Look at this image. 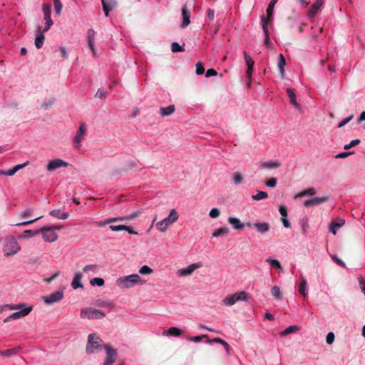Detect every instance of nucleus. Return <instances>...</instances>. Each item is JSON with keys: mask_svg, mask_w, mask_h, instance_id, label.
<instances>
[{"mask_svg": "<svg viewBox=\"0 0 365 365\" xmlns=\"http://www.w3.org/2000/svg\"><path fill=\"white\" fill-rule=\"evenodd\" d=\"M38 34L36 35L35 38V46L37 48H40L42 47L43 42H44V35L43 34V31L41 32V28H38Z\"/></svg>", "mask_w": 365, "mask_h": 365, "instance_id": "obj_28", "label": "nucleus"}, {"mask_svg": "<svg viewBox=\"0 0 365 365\" xmlns=\"http://www.w3.org/2000/svg\"><path fill=\"white\" fill-rule=\"evenodd\" d=\"M38 233H40L39 230H26L24 231L23 234H22V237H24V238L32 237L36 236Z\"/></svg>", "mask_w": 365, "mask_h": 365, "instance_id": "obj_42", "label": "nucleus"}, {"mask_svg": "<svg viewBox=\"0 0 365 365\" xmlns=\"http://www.w3.org/2000/svg\"><path fill=\"white\" fill-rule=\"evenodd\" d=\"M271 293L272 295L276 299H281L282 297L280 289L278 286H273L271 288Z\"/></svg>", "mask_w": 365, "mask_h": 365, "instance_id": "obj_41", "label": "nucleus"}, {"mask_svg": "<svg viewBox=\"0 0 365 365\" xmlns=\"http://www.w3.org/2000/svg\"><path fill=\"white\" fill-rule=\"evenodd\" d=\"M220 212L218 208H212L209 213L211 218H217L220 216Z\"/></svg>", "mask_w": 365, "mask_h": 365, "instance_id": "obj_60", "label": "nucleus"}, {"mask_svg": "<svg viewBox=\"0 0 365 365\" xmlns=\"http://www.w3.org/2000/svg\"><path fill=\"white\" fill-rule=\"evenodd\" d=\"M316 194V190L314 188V187H309L299 193H298L295 197L297 198V197H304V196H307V195H310V196H313Z\"/></svg>", "mask_w": 365, "mask_h": 365, "instance_id": "obj_37", "label": "nucleus"}, {"mask_svg": "<svg viewBox=\"0 0 365 365\" xmlns=\"http://www.w3.org/2000/svg\"><path fill=\"white\" fill-rule=\"evenodd\" d=\"M97 270V265L96 264H89V265H86L83 267V272H96Z\"/></svg>", "mask_w": 365, "mask_h": 365, "instance_id": "obj_56", "label": "nucleus"}, {"mask_svg": "<svg viewBox=\"0 0 365 365\" xmlns=\"http://www.w3.org/2000/svg\"><path fill=\"white\" fill-rule=\"evenodd\" d=\"M171 51L173 53H177V52H183L185 51V49H184L183 46L179 45L178 43L173 42L171 43Z\"/></svg>", "mask_w": 365, "mask_h": 365, "instance_id": "obj_49", "label": "nucleus"}, {"mask_svg": "<svg viewBox=\"0 0 365 365\" xmlns=\"http://www.w3.org/2000/svg\"><path fill=\"white\" fill-rule=\"evenodd\" d=\"M19 309L20 311L12 313L10 315V319L14 320L27 316L32 311L33 307L30 306L26 307L25 306L24 307Z\"/></svg>", "mask_w": 365, "mask_h": 365, "instance_id": "obj_13", "label": "nucleus"}, {"mask_svg": "<svg viewBox=\"0 0 365 365\" xmlns=\"http://www.w3.org/2000/svg\"><path fill=\"white\" fill-rule=\"evenodd\" d=\"M281 166V163L278 160H269L266 162H262L260 163V167L263 169L271 170L274 168H277Z\"/></svg>", "mask_w": 365, "mask_h": 365, "instance_id": "obj_20", "label": "nucleus"}, {"mask_svg": "<svg viewBox=\"0 0 365 365\" xmlns=\"http://www.w3.org/2000/svg\"><path fill=\"white\" fill-rule=\"evenodd\" d=\"M42 217H43V216L41 215V216L37 217H36L34 219H32V220H26V221H24V222L16 223V226H25V225H27L29 224H31V223L37 221L38 220H39V219H41Z\"/></svg>", "mask_w": 365, "mask_h": 365, "instance_id": "obj_53", "label": "nucleus"}, {"mask_svg": "<svg viewBox=\"0 0 365 365\" xmlns=\"http://www.w3.org/2000/svg\"><path fill=\"white\" fill-rule=\"evenodd\" d=\"M54 8L56 10V13L57 14H60L62 9V4L60 0H54Z\"/></svg>", "mask_w": 365, "mask_h": 365, "instance_id": "obj_59", "label": "nucleus"}, {"mask_svg": "<svg viewBox=\"0 0 365 365\" xmlns=\"http://www.w3.org/2000/svg\"><path fill=\"white\" fill-rule=\"evenodd\" d=\"M228 222L230 223L235 230H242L245 227V224L242 223L240 219L234 217H230Z\"/></svg>", "mask_w": 365, "mask_h": 365, "instance_id": "obj_26", "label": "nucleus"}, {"mask_svg": "<svg viewBox=\"0 0 365 365\" xmlns=\"http://www.w3.org/2000/svg\"><path fill=\"white\" fill-rule=\"evenodd\" d=\"M91 285H98L99 287H101L104 284V279L100 277H95L91 280Z\"/></svg>", "mask_w": 365, "mask_h": 365, "instance_id": "obj_51", "label": "nucleus"}, {"mask_svg": "<svg viewBox=\"0 0 365 365\" xmlns=\"http://www.w3.org/2000/svg\"><path fill=\"white\" fill-rule=\"evenodd\" d=\"M261 21L262 22V29H263V31L264 33V36H265L264 43L268 47L272 46L273 44L269 39V29H268V26H267V21L266 20L264 16H262L261 17Z\"/></svg>", "mask_w": 365, "mask_h": 365, "instance_id": "obj_16", "label": "nucleus"}, {"mask_svg": "<svg viewBox=\"0 0 365 365\" xmlns=\"http://www.w3.org/2000/svg\"><path fill=\"white\" fill-rule=\"evenodd\" d=\"M106 357L103 362V365H113L117 357L116 349H113L110 345L105 346Z\"/></svg>", "mask_w": 365, "mask_h": 365, "instance_id": "obj_8", "label": "nucleus"}, {"mask_svg": "<svg viewBox=\"0 0 365 365\" xmlns=\"http://www.w3.org/2000/svg\"><path fill=\"white\" fill-rule=\"evenodd\" d=\"M50 215L56 218L61 219V220H66L69 216L68 212L61 213L60 210H52L50 212Z\"/></svg>", "mask_w": 365, "mask_h": 365, "instance_id": "obj_34", "label": "nucleus"}, {"mask_svg": "<svg viewBox=\"0 0 365 365\" xmlns=\"http://www.w3.org/2000/svg\"><path fill=\"white\" fill-rule=\"evenodd\" d=\"M19 349H20L19 347H15V348H12V349L4 350V351H0V355L9 357L14 354H16Z\"/></svg>", "mask_w": 365, "mask_h": 365, "instance_id": "obj_38", "label": "nucleus"}, {"mask_svg": "<svg viewBox=\"0 0 365 365\" xmlns=\"http://www.w3.org/2000/svg\"><path fill=\"white\" fill-rule=\"evenodd\" d=\"M329 200V197L328 196H323V197H316L312 198V205L313 206H317L324 203H326Z\"/></svg>", "mask_w": 365, "mask_h": 365, "instance_id": "obj_35", "label": "nucleus"}, {"mask_svg": "<svg viewBox=\"0 0 365 365\" xmlns=\"http://www.w3.org/2000/svg\"><path fill=\"white\" fill-rule=\"evenodd\" d=\"M229 232L230 230L227 227H221L212 233V237H217L222 235H227L229 233Z\"/></svg>", "mask_w": 365, "mask_h": 365, "instance_id": "obj_39", "label": "nucleus"}, {"mask_svg": "<svg viewBox=\"0 0 365 365\" xmlns=\"http://www.w3.org/2000/svg\"><path fill=\"white\" fill-rule=\"evenodd\" d=\"M29 161H27L24 164L17 165L14 166L12 169L6 170V173H4V175H6V176L14 175L18 170L26 167L27 165H29Z\"/></svg>", "mask_w": 365, "mask_h": 365, "instance_id": "obj_32", "label": "nucleus"}, {"mask_svg": "<svg viewBox=\"0 0 365 365\" xmlns=\"http://www.w3.org/2000/svg\"><path fill=\"white\" fill-rule=\"evenodd\" d=\"M244 180L243 175L239 173L236 172L234 173V176L232 178V182L235 185L241 183Z\"/></svg>", "mask_w": 365, "mask_h": 365, "instance_id": "obj_47", "label": "nucleus"}, {"mask_svg": "<svg viewBox=\"0 0 365 365\" xmlns=\"http://www.w3.org/2000/svg\"><path fill=\"white\" fill-rule=\"evenodd\" d=\"M287 93L288 97L289 98L290 103L296 108H299V104L297 102L296 94H295L294 90L291 88H287Z\"/></svg>", "mask_w": 365, "mask_h": 365, "instance_id": "obj_27", "label": "nucleus"}, {"mask_svg": "<svg viewBox=\"0 0 365 365\" xmlns=\"http://www.w3.org/2000/svg\"><path fill=\"white\" fill-rule=\"evenodd\" d=\"M107 96V92L103 88H99L95 96L98 98L103 99L105 98Z\"/></svg>", "mask_w": 365, "mask_h": 365, "instance_id": "obj_54", "label": "nucleus"}, {"mask_svg": "<svg viewBox=\"0 0 365 365\" xmlns=\"http://www.w3.org/2000/svg\"><path fill=\"white\" fill-rule=\"evenodd\" d=\"M42 9L44 14V18L51 17V6L48 4H43Z\"/></svg>", "mask_w": 365, "mask_h": 365, "instance_id": "obj_52", "label": "nucleus"}, {"mask_svg": "<svg viewBox=\"0 0 365 365\" xmlns=\"http://www.w3.org/2000/svg\"><path fill=\"white\" fill-rule=\"evenodd\" d=\"M286 65V60L283 54L280 53L279 55V61H278V68L279 69V73L281 75V77L283 78L285 76V71H284V66Z\"/></svg>", "mask_w": 365, "mask_h": 365, "instance_id": "obj_24", "label": "nucleus"}, {"mask_svg": "<svg viewBox=\"0 0 365 365\" xmlns=\"http://www.w3.org/2000/svg\"><path fill=\"white\" fill-rule=\"evenodd\" d=\"M205 72L203 64L201 62H197L196 64V73L197 75H202Z\"/></svg>", "mask_w": 365, "mask_h": 365, "instance_id": "obj_58", "label": "nucleus"}, {"mask_svg": "<svg viewBox=\"0 0 365 365\" xmlns=\"http://www.w3.org/2000/svg\"><path fill=\"white\" fill-rule=\"evenodd\" d=\"M103 9L105 15L108 16L109 12L115 8L118 5L116 0H101Z\"/></svg>", "mask_w": 365, "mask_h": 365, "instance_id": "obj_14", "label": "nucleus"}, {"mask_svg": "<svg viewBox=\"0 0 365 365\" xmlns=\"http://www.w3.org/2000/svg\"><path fill=\"white\" fill-rule=\"evenodd\" d=\"M208 336L206 334H202L200 336H191L189 338V340L193 342H200L202 341V339H207Z\"/></svg>", "mask_w": 365, "mask_h": 365, "instance_id": "obj_57", "label": "nucleus"}, {"mask_svg": "<svg viewBox=\"0 0 365 365\" xmlns=\"http://www.w3.org/2000/svg\"><path fill=\"white\" fill-rule=\"evenodd\" d=\"M268 197L267 192L264 191H257L256 195L252 196V198L255 200H260L266 199Z\"/></svg>", "mask_w": 365, "mask_h": 365, "instance_id": "obj_44", "label": "nucleus"}, {"mask_svg": "<svg viewBox=\"0 0 365 365\" xmlns=\"http://www.w3.org/2000/svg\"><path fill=\"white\" fill-rule=\"evenodd\" d=\"M202 265L200 262L193 263L188 267L178 271V274L181 277L190 275L196 269L201 267Z\"/></svg>", "mask_w": 365, "mask_h": 365, "instance_id": "obj_9", "label": "nucleus"}, {"mask_svg": "<svg viewBox=\"0 0 365 365\" xmlns=\"http://www.w3.org/2000/svg\"><path fill=\"white\" fill-rule=\"evenodd\" d=\"M102 340L96 334H91L88 336V344L86 347L87 354H93L97 349H101V343Z\"/></svg>", "mask_w": 365, "mask_h": 365, "instance_id": "obj_4", "label": "nucleus"}, {"mask_svg": "<svg viewBox=\"0 0 365 365\" xmlns=\"http://www.w3.org/2000/svg\"><path fill=\"white\" fill-rule=\"evenodd\" d=\"M266 262L269 263L272 267L276 268L277 269H282V266L280 262L277 259H273L271 258H267Z\"/></svg>", "mask_w": 365, "mask_h": 365, "instance_id": "obj_46", "label": "nucleus"}, {"mask_svg": "<svg viewBox=\"0 0 365 365\" xmlns=\"http://www.w3.org/2000/svg\"><path fill=\"white\" fill-rule=\"evenodd\" d=\"M307 285V283L306 279H303L299 284V292L304 297H305L307 296V292H306Z\"/></svg>", "mask_w": 365, "mask_h": 365, "instance_id": "obj_45", "label": "nucleus"}, {"mask_svg": "<svg viewBox=\"0 0 365 365\" xmlns=\"http://www.w3.org/2000/svg\"><path fill=\"white\" fill-rule=\"evenodd\" d=\"M182 334V331L175 327H170L163 332V335L170 336H179Z\"/></svg>", "mask_w": 365, "mask_h": 365, "instance_id": "obj_25", "label": "nucleus"}, {"mask_svg": "<svg viewBox=\"0 0 365 365\" xmlns=\"http://www.w3.org/2000/svg\"><path fill=\"white\" fill-rule=\"evenodd\" d=\"M110 229L112 231H122L125 230V225H110Z\"/></svg>", "mask_w": 365, "mask_h": 365, "instance_id": "obj_64", "label": "nucleus"}, {"mask_svg": "<svg viewBox=\"0 0 365 365\" xmlns=\"http://www.w3.org/2000/svg\"><path fill=\"white\" fill-rule=\"evenodd\" d=\"M266 186L269 187H275L277 185V180L274 178H271L265 182Z\"/></svg>", "mask_w": 365, "mask_h": 365, "instance_id": "obj_61", "label": "nucleus"}, {"mask_svg": "<svg viewBox=\"0 0 365 365\" xmlns=\"http://www.w3.org/2000/svg\"><path fill=\"white\" fill-rule=\"evenodd\" d=\"M278 0H271L270 3L268 5V7L267 9V18L265 17L266 20L267 21V24L269 23H272L273 21V11L274 5L277 4Z\"/></svg>", "mask_w": 365, "mask_h": 365, "instance_id": "obj_19", "label": "nucleus"}, {"mask_svg": "<svg viewBox=\"0 0 365 365\" xmlns=\"http://www.w3.org/2000/svg\"><path fill=\"white\" fill-rule=\"evenodd\" d=\"M172 224L173 222L170 221L169 218L165 217L163 220L156 223V227L160 232H164L168 230V227Z\"/></svg>", "mask_w": 365, "mask_h": 365, "instance_id": "obj_21", "label": "nucleus"}, {"mask_svg": "<svg viewBox=\"0 0 365 365\" xmlns=\"http://www.w3.org/2000/svg\"><path fill=\"white\" fill-rule=\"evenodd\" d=\"M299 330V327L296 326V325H292V326H289L288 327L287 329H285L282 333H281V335L282 336H287L291 333H293V332H297Z\"/></svg>", "mask_w": 365, "mask_h": 365, "instance_id": "obj_40", "label": "nucleus"}, {"mask_svg": "<svg viewBox=\"0 0 365 365\" xmlns=\"http://www.w3.org/2000/svg\"><path fill=\"white\" fill-rule=\"evenodd\" d=\"M55 100L52 98H46L41 104V108L46 110L49 109L54 104Z\"/></svg>", "mask_w": 365, "mask_h": 365, "instance_id": "obj_33", "label": "nucleus"}, {"mask_svg": "<svg viewBox=\"0 0 365 365\" xmlns=\"http://www.w3.org/2000/svg\"><path fill=\"white\" fill-rule=\"evenodd\" d=\"M68 163L61 159H54L51 160L47 165V170L50 172L54 171L55 170L61 167H67Z\"/></svg>", "mask_w": 365, "mask_h": 365, "instance_id": "obj_11", "label": "nucleus"}, {"mask_svg": "<svg viewBox=\"0 0 365 365\" xmlns=\"http://www.w3.org/2000/svg\"><path fill=\"white\" fill-rule=\"evenodd\" d=\"M153 272V270L147 265H143L140 267L139 273L141 274H150Z\"/></svg>", "mask_w": 365, "mask_h": 365, "instance_id": "obj_50", "label": "nucleus"}, {"mask_svg": "<svg viewBox=\"0 0 365 365\" xmlns=\"http://www.w3.org/2000/svg\"><path fill=\"white\" fill-rule=\"evenodd\" d=\"M247 294L242 291L232 294L227 295L223 300L222 302L225 305L232 306L235 304L237 301H246Z\"/></svg>", "mask_w": 365, "mask_h": 365, "instance_id": "obj_5", "label": "nucleus"}, {"mask_svg": "<svg viewBox=\"0 0 365 365\" xmlns=\"http://www.w3.org/2000/svg\"><path fill=\"white\" fill-rule=\"evenodd\" d=\"M344 224V220L342 219H338L336 222H331L330 224V232H331L334 235H336V228L342 227Z\"/></svg>", "mask_w": 365, "mask_h": 365, "instance_id": "obj_31", "label": "nucleus"}, {"mask_svg": "<svg viewBox=\"0 0 365 365\" xmlns=\"http://www.w3.org/2000/svg\"><path fill=\"white\" fill-rule=\"evenodd\" d=\"M144 283L145 280L142 279L137 274L121 277L116 280V285L118 287L127 289L131 288L136 284H143Z\"/></svg>", "mask_w": 365, "mask_h": 365, "instance_id": "obj_1", "label": "nucleus"}, {"mask_svg": "<svg viewBox=\"0 0 365 365\" xmlns=\"http://www.w3.org/2000/svg\"><path fill=\"white\" fill-rule=\"evenodd\" d=\"M82 277V274L80 272H78L75 274V276L71 282L73 289H76L78 288H83V284L81 282Z\"/></svg>", "mask_w": 365, "mask_h": 365, "instance_id": "obj_23", "label": "nucleus"}, {"mask_svg": "<svg viewBox=\"0 0 365 365\" xmlns=\"http://www.w3.org/2000/svg\"><path fill=\"white\" fill-rule=\"evenodd\" d=\"M86 132V124L85 123H82L80 125L78 130L77 131L76 135L73 138V143L75 144L76 148L79 147V143L83 139V137Z\"/></svg>", "mask_w": 365, "mask_h": 365, "instance_id": "obj_10", "label": "nucleus"}, {"mask_svg": "<svg viewBox=\"0 0 365 365\" xmlns=\"http://www.w3.org/2000/svg\"><path fill=\"white\" fill-rule=\"evenodd\" d=\"M21 250L16 240L12 236H7L4 242L3 252L6 257L14 255Z\"/></svg>", "mask_w": 365, "mask_h": 365, "instance_id": "obj_2", "label": "nucleus"}, {"mask_svg": "<svg viewBox=\"0 0 365 365\" xmlns=\"http://www.w3.org/2000/svg\"><path fill=\"white\" fill-rule=\"evenodd\" d=\"M39 231L42 234L43 239L46 242H53L58 238V235L49 226H45L41 228Z\"/></svg>", "mask_w": 365, "mask_h": 365, "instance_id": "obj_6", "label": "nucleus"}, {"mask_svg": "<svg viewBox=\"0 0 365 365\" xmlns=\"http://www.w3.org/2000/svg\"><path fill=\"white\" fill-rule=\"evenodd\" d=\"M175 109V106L170 105L167 107L160 108L159 113L163 117L168 116L174 113Z\"/></svg>", "mask_w": 365, "mask_h": 365, "instance_id": "obj_29", "label": "nucleus"}, {"mask_svg": "<svg viewBox=\"0 0 365 365\" xmlns=\"http://www.w3.org/2000/svg\"><path fill=\"white\" fill-rule=\"evenodd\" d=\"M178 212L176 211L175 209H172L170 212V215L168 217H167L168 218H169L170 221L171 222H173V224L174 222H175L178 219Z\"/></svg>", "mask_w": 365, "mask_h": 365, "instance_id": "obj_48", "label": "nucleus"}, {"mask_svg": "<svg viewBox=\"0 0 365 365\" xmlns=\"http://www.w3.org/2000/svg\"><path fill=\"white\" fill-rule=\"evenodd\" d=\"M106 314L100 309L91 307L83 308L81 310L80 317L83 319H103Z\"/></svg>", "mask_w": 365, "mask_h": 365, "instance_id": "obj_3", "label": "nucleus"}, {"mask_svg": "<svg viewBox=\"0 0 365 365\" xmlns=\"http://www.w3.org/2000/svg\"><path fill=\"white\" fill-rule=\"evenodd\" d=\"M253 226L261 234L267 232L270 229V225L267 222H256Z\"/></svg>", "mask_w": 365, "mask_h": 365, "instance_id": "obj_22", "label": "nucleus"}, {"mask_svg": "<svg viewBox=\"0 0 365 365\" xmlns=\"http://www.w3.org/2000/svg\"><path fill=\"white\" fill-rule=\"evenodd\" d=\"M243 54H244L246 64L247 66V70L246 72L247 77L250 79V78H251V76L253 73V67H254L255 61L252 60L251 56L246 51H244Z\"/></svg>", "mask_w": 365, "mask_h": 365, "instance_id": "obj_15", "label": "nucleus"}, {"mask_svg": "<svg viewBox=\"0 0 365 365\" xmlns=\"http://www.w3.org/2000/svg\"><path fill=\"white\" fill-rule=\"evenodd\" d=\"M25 307L24 303H20L18 304H5V305H0V313L4 312L6 309H10V310H16L18 309H21Z\"/></svg>", "mask_w": 365, "mask_h": 365, "instance_id": "obj_30", "label": "nucleus"}, {"mask_svg": "<svg viewBox=\"0 0 365 365\" xmlns=\"http://www.w3.org/2000/svg\"><path fill=\"white\" fill-rule=\"evenodd\" d=\"M181 16L182 18V22L181 24L182 28L187 27L190 24V11L189 10L187 4L183 5L181 9Z\"/></svg>", "mask_w": 365, "mask_h": 365, "instance_id": "obj_12", "label": "nucleus"}, {"mask_svg": "<svg viewBox=\"0 0 365 365\" xmlns=\"http://www.w3.org/2000/svg\"><path fill=\"white\" fill-rule=\"evenodd\" d=\"M324 0H317L313 5L311 6L308 11V17L312 19L314 18L317 12L319 11L321 6L324 4Z\"/></svg>", "mask_w": 365, "mask_h": 365, "instance_id": "obj_17", "label": "nucleus"}, {"mask_svg": "<svg viewBox=\"0 0 365 365\" xmlns=\"http://www.w3.org/2000/svg\"><path fill=\"white\" fill-rule=\"evenodd\" d=\"M44 20L46 21V26L43 30V33L47 32L51 28V26L53 25V21L51 19V17L44 18Z\"/></svg>", "mask_w": 365, "mask_h": 365, "instance_id": "obj_55", "label": "nucleus"}, {"mask_svg": "<svg viewBox=\"0 0 365 365\" xmlns=\"http://www.w3.org/2000/svg\"><path fill=\"white\" fill-rule=\"evenodd\" d=\"M212 342L222 344V346L225 347L227 354H230V345L225 341H224L223 339H222L220 338H215L212 340L207 339V343H209V344L212 343Z\"/></svg>", "mask_w": 365, "mask_h": 365, "instance_id": "obj_36", "label": "nucleus"}, {"mask_svg": "<svg viewBox=\"0 0 365 365\" xmlns=\"http://www.w3.org/2000/svg\"><path fill=\"white\" fill-rule=\"evenodd\" d=\"M63 298V290H58L53 293H51L48 296H43L41 299L46 304H52L56 302H60Z\"/></svg>", "mask_w": 365, "mask_h": 365, "instance_id": "obj_7", "label": "nucleus"}, {"mask_svg": "<svg viewBox=\"0 0 365 365\" xmlns=\"http://www.w3.org/2000/svg\"><path fill=\"white\" fill-rule=\"evenodd\" d=\"M332 259L339 266L342 267H346V264L339 259L336 255L331 256Z\"/></svg>", "mask_w": 365, "mask_h": 365, "instance_id": "obj_62", "label": "nucleus"}, {"mask_svg": "<svg viewBox=\"0 0 365 365\" xmlns=\"http://www.w3.org/2000/svg\"><path fill=\"white\" fill-rule=\"evenodd\" d=\"M94 36L95 31L93 29H90L88 30V45L93 53V56H96V51L94 46Z\"/></svg>", "mask_w": 365, "mask_h": 365, "instance_id": "obj_18", "label": "nucleus"}, {"mask_svg": "<svg viewBox=\"0 0 365 365\" xmlns=\"http://www.w3.org/2000/svg\"><path fill=\"white\" fill-rule=\"evenodd\" d=\"M34 212V210L31 207L27 208L24 211L20 212L18 215L19 217L22 219H26L31 216L32 213Z\"/></svg>", "mask_w": 365, "mask_h": 365, "instance_id": "obj_43", "label": "nucleus"}, {"mask_svg": "<svg viewBox=\"0 0 365 365\" xmlns=\"http://www.w3.org/2000/svg\"><path fill=\"white\" fill-rule=\"evenodd\" d=\"M334 334L332 332L328 333L326 338V341L328 344H331L334 340Z\"/></svg>", "mask_w": 365, "mask_h": 365, "instance_id": "obj_63", "label": "nucleus"}]
</instances>
